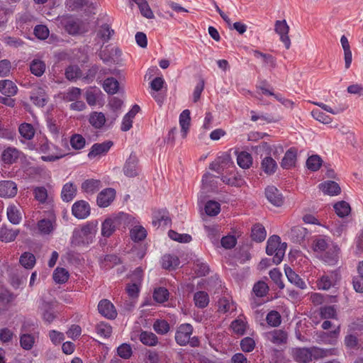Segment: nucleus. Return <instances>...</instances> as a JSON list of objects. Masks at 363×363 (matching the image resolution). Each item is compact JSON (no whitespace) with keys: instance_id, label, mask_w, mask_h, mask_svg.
Masks as SVG:
<instances>
[{"instance_id":"1","label":"nucleus","mask_w":363,"mask_h":363,"mask_svg":"<svg viewBox=\"0 0 363 363\" xmlns=\"http://www.w3.org/2000/svg\"><path fill=\"white\" fill-rule=\"evenodd\" d=\"M97 232V223H88L81 228H75L71 238L73 246H85L93 242Z\"/></svg>"},{"instance_id":"2","label":"nucleus","mask_w":363,"mask_h":363,"mask_svg":"<svg viewBox=\"0 0 363 363\" xmlns=\"http://www.w3.org/2000/svg\"><path fill=\"white\" fill-rule=\"evenodd\" d=\"M132 220V216L120 212L118 214L108 217L101 224V235L104 238L111 237L115 230L120 228H125Z\"/></svg>"},{"instance_id":"3","label":"nucleus","mask_w":363,"mask_h":363,"mask_svg":"<svg viewBox=\"0 0 363 363\" xmlns=\"http://www.w3.org/2000/svg\"><path fill=\"white\" fill-rule=\"evenodd\" d=\"M294 359L299 363H308L315 359L327 357L332 354L331 350L321 349L318 347H298L292 351Z\"/></svg>"},{"instance_id":"4","label":"nucleus","mask_w":363,"mask_h":363,"mask_svg":"<svg viewBox=\"0 0 363 363\" xmlns=\"http://www.w3.org/2000/svg\"><path fill=\"white\" fill-rule=\"evenodd\" d=\"M286 248V243H281L279 236L272 235L267 240L266 252L268 255H273V262L279 264L283 259Z\"/></svg>"},{"instance_id":"5","label":"nucleus","mask_w":363,"mask_h":363,"mask_svg":"<svg viewBox=\"0 0 363 363\" xmlns=\"http://www.w3.org/2000/svg\"><path fill=\"white\" fill-rule=\"evenodd\" d=\"M209 169L218 174H223L224 172L230 170V169H235V166L230 155L223 152L210 164Z\"/></svg>"},{"instance_id":"6","label":"nucleus","mask_w":363,"mask_h":363,"mask_svg":"<svg viewBox=\"0 0 363 363\" xmlns=\"http://www.w3.org/2000/svg\"><path fill=\"white\" fill-rule=\"evenodd\" d=\"M18 132L21 137L20 141L26 145V148L30 150L37 149L35 145L30 141L33 138L35 133L33 125L28 123H23L19 125Z\"/></svg>"},{"instance_id":"7","label":"nucleus","mask_w":363,"mask_h":363,"mask_svg":"<svg viewBox=\"0 0 363 363\" xmlns=\"http://www.w3.org/2000/svg\"><path fill=\"white\" fill-rule=\"evenodd\" d=\"M193 333V327L189 323L181 324L175 333V341L180 346L189 344L190 337Z\"/></svg>"},{"instance_id":"8","label":"nucleus","mask_w":363,"mask_h":363,"mask_svg":"<svg viewBox=\"0 0 363 363\" xmlns=\"http://www.w3.org/2000/svg\"><path fill=\"white\" fill-rule=\"evenodd\" d=\"M30 99L38 107L45 106L49 99L45 88L43 86H35L33 88L30 92Z\"/></svg>"},{"instance_id":"9","label":"nucleus","mask_w":363,"mask_h":363,"mask_svg":"<svg viewBox=\"0 0 363 363\" xmlns=\"http://www.w3.org/2000/svg\"><path fill=\"white\" fill-rule=\"evenodd\" d=\"M23 172L26 177L30 180H38L46 174V170L43 166L30 164H27L23 167Z\"/></svg>"},{"instance_id":"10","label":"nucleus","mask_w":363,"mask_h":363,"mask_svg":"<svg viewBox=\"0 0 363 363\" xmlns=\"http://www.w3.org/2000/svg\"><path fill=\"white\" fill-rule=\"evenodd\" d=\"M56 219L54 216L42 218L37 223V228L42 235H51L56 228Z\"/></svg>"},{"instance_id":"11","label":"nucleus","mask_w":363,"mask_h":363,"mask_svg":"<svg viewBox=\"0 0 363 363\" xmlns=\"http://www.w3.org/2000/svg\"><path fill=\"white\" fill-rule=\"evenodd\" d=\"M113 145V143L111 140H106L101 143H94L88 153V157L91 160L96 157L105 155Z\"/></svg>"},{"instance_id":"12","label":"nucleus","mask_w":363,"mask_h":363,"mask_svg":"<svg viewBox=\"0 0 363 363\" xmlns=\"http://www.w3.org/2000/svg\"><path fill=\"white\" fill-rule=\"evenodd\" d=\"M275 32L280 36L281 41L286 49H289L291 40L289 37V27L285 20L277 21L274 26Z\"/></svg>"},{"instance_id":"13","label":"nucleus","mask_w":363,"mask_h":363,"mask_svg":"<svg viewBox=\"0 0 363 363\" xmlns=\"http://www.w3.org/2000/svg\"><path fill=\"white\" fill-rule=\"evenodd\" d=\"M91 208L88 202L81 200L76 201L72 207V212L78 219H84L90 215Z\"/></svg>"},{"instance_id":"14","label":"nucleus","mask_w":363,"mask_h":363,"mask_svg":"<svg viewBox=\"0 0 363 363\" xmlns=\"http://www.w3.org/2000/svg\"><path fill=\"white\" fill-rule=\"evenodd\" d=\"M17 192V184L13 181H0V197L5 199L13 198Z\"/></svg>"},{"instance_id":"15","label":"nucleus","mask_w":363,"mask_h":363,"mask_svg":"<svg viewBox=\"0 0 363 363\" xmlns=\"http://www.w3.org/2000/svg\"><path fill=\"white\" fill-rule=\"evenodd\" d=\"M99 313L108 319H114L117 316V312L113 304L108 299H102L98 304Z\"/></svg>"},{"instance_id":"16","label":"nucleus","mask_w":363,"mask_h":363,"mask_svg":"<svg viewBox=\"0 0 363 363\" xmlns=\"http://www.w3.org/2000/svg\"><path fill=\"white\" fill-rule=\"evenodd\" d=\"M138 157L134 152H131L123 166V172L128 177H134L138 174Z\"/></svg>"},{"instance_id":"17","label":"nucleus","mask_w":363,"mask_h":363,"mask_svg":"<svg viewBox=\"0 0 363 363\" xmlns=\"http://www.w3.org/2000/svg\"><path fill=\"white\" fill-rule=\"evenodd\" d=\"M116 197V191L112 188H106L102 190L97 196L96 202L99 207L108 206Z\"/></svg>"},{"instance_id":"18","label":"nucleus","mask_w":363,"mask_h":363,"mask_svg":"<svg viewBox=\"0 0 363 363\" xmlns=\"http://www.w3.org/2000/svg\"><path fill=\"white\" fill-rule=\"evenodd\" d=\"M267 200L275 206H281L284 203V198L279 189L274 186H269L265 189Z\"/></svg>"},{"instance_id":"19","label":"nucleus","mask_w":363,"mask_h":363,"mask_svg":"<svg viewBox=\"0 0 363 363\" xmlns=\"http://www.w3.org/2000/svg\"><path fill=\"white\" fill-rule=\"evenodd\" d=\"M264 337L267 341L277 345L285 343L287 340V334L282 330H273L266 333Z\"/></svg>"},{"instance_id":"20","label":"nucleus","mask_w":363,"mask_h":363,"mask_svg":"<svg viewBox=\"0 0 363 363\" xmlns=\"http://www.w3.org/2000/svg\"><path fill=\"white\" fill-rule=\"evenodd\" d=\"M297 150L294 147L289 148L284 154L281 162V167L283 169H289L296 164Z\"/></svg>"},{"instance_id":"21","label":"nucleus","mask_w":363,"mask_h":363,"mask_svg":"<svg viewBox=\"0 0 363 363\" xmlns=\"http://www.w3.org/2000/svg\"><path fill=\"white\" fill-rule=\"evenodd\" d=\"M21 152L13 147L6 148L1 154V160L4 164H11L15 163L20 157Z\"/></svg>"},{"instance_id":"22","label":"nucleus","mask_w":363,"mask_h":363,"mask_svg":"<svg viewBox=\"0 0 363 363\" xmlns=\"http://www.w3.org/2000/svg\"><path fill=\"white\" fill-rule=\"evenodd\" d=\"M285 274L288 281L301 289H306V284L291 267H287L284 269Z\"/></svg>"},{"instance_id":"23","label":"nucleus","mask_w":363,"mask_h":363,"mask_svg":"<svg viewBox=\"0 0 363 363\" xmlns=\"http://www.w3.org/2000/svg\"><path fill=\"white\" fill-rule=\"evenodd\" d=\"M0 92L6 96H13L17 94L18 87L16 84L11 80H0Z\"/></svg>"},{"instance_id":"24","label":"nucleus","mask_w":363,"mask_h":363,"mask_svg":"<svg viewBox=\"0 0 363 363\" xmlns=\"http://www.w3.org/2000/svg\"><path fill=\"white\" fill-rule=\"evenodd\" d=\"M339 248L337 246H332L326 250L321 258L328 265H335L338 261Z\"/></svg>"},{"instance_id":"25","label":"nucleus","mask_w":363,"mask_h":363,"mask_svg":"<svg viewBox=\"0 0 363 363\" xmlns=\"http://www.w3.org/2000/svg\"><path fill=\"white\" fill-rule=\"evenodd\" d=\"M337 274L332 272L330 274L323 275L318 281L317 286L319 289L328 290L335 284Z\"/></svg>"},{"instance_id":"26","label":"nucleus","mask_w":363,"mask_h":363,"mask_svg":"<svg viewBox=\"0 0 363 363\" xmlns=\"http://www.w3.org/2000/svg\"><path fill=\"white\" fill-rule=\"evenodd\" d=\"M235 310V304L230 297L223 296L218 301V311L222 313H230Z\"/></svg>"},{"instance_id":"27","label":"nucleus","mask_w":363,"mask_h":363,"mask_svg":"<svg viewBox=\"0 0 363 363\" xmlns=\"http://www.w3.org/2000/svg\"><path fill=\"white\" fill-rule=\"evenodd\" d=\"M319 188L325 194L330 196L337 195L340 193V187L333 181H328L319 184Z\"/></svg>"},{"instance_id":"28","label":"nucleus","mask_w":363,"mask_h":363,"mask_svg":"<svg viewBox=\"0 0 363 363\" xmlns=\"http://www.w3.org/2000/svg\"><path fill=\"white\" fill-rule=\"evenodd\" d=\"M101 182L99 179H89L82 184V189L84 192L93 194L100 189Z\"/></svg>"},{"instance_id":"29","label":"nucleus","mask_w":363,"mask_h":363,"mask_svg":"<svg viewBox=\"0 0 363 363\" xmlns=\"http://www.w3.org/2000/svg\"><path fill=\"white\" fill-rule=\"evenodd\" d=\"M261 169L265 174L272 175L277 169V162L272 157L267 156L261 162Z\"/></svg>"},{"instance_id":"30","label":"nucleus","mask_w":363,"mask_h":363,"mask_svg":"<svg viewBox=\"0 0 363 363\" xmlns=\"http://www.w3.org/2000/svg\"><path fill=\"white\" fill-rule=\"evenodd\" d=\"M190 121V111L185 109L179 115V125L181 126V132L183 138H185L187 134L189 129Z\"/></svg>"},{"instance_id":"31","label":"nucleus","mask_w":363,"mask_h":363,"mask_svg":"<svg viewBox=\"0 0 363 363\" xmlns=\"http://www.w3.org/2000/svg\"><path fill=\"white\" fill-rule=\"evenodd\" d=\"M19 234V230L8 228L3 226L0 228V240L5 242L13 241Z\"/></svg>"},{"instance_id":"32","label":"nucleus","mask_w":363,"mask_h":363,"mask_svg":"<svg viewBox=\"0 0 363 363\" xmlns=\"http://www.w3.org/2000/svg\"><path fill=\"white\" fill-rule=\"evenodd\" d=\"M77 194V187L71 182L66 183L62 189L61 197L64 201H72Z\"/></svg>"},{"instance_id":"33","label":"nucleus","mask_w":363,"mask_h":363,"mask_svg":"<svg viewBox=\"0 0 363 363\" xmlns=\"http://www.w3.org/2000/svg\"><path fill=\"white\" fill-rule=\"evenodd\" d=\"M113 74V71L109 68L100 67L98 65H94L89 69V75L94 77L96 75V79L101 81L106 75Z\"/></svg>"},{"instance_id":"34","label":"nucleus","mask_w":363,"mask_h":363,"mask_svg":"<svg viewBox=\"0 0 363 363\" xmlns=\"http://www.w3.org/2000/svg\"><path fill=\"white\" fill-rule=\"evenodd\" d=\"M179 264V259L174 255H164L162 258V266L166 269H174Z\"/></svg>"},{"instance_id":"35","label":"nucleus","mask_w":363,"mask_h":363,"mask_svg":"<svg viewBox=\"0 0 363 363\" xmlns=\"http://www.w3.org/2000/svg\"><path fill=\"white\" fill-rule=\"evenodd\" d=\"M34 20L33 16L29 12L19 13L16 16V23L18 27L24 28L32 25Z\"/></svg>"},{"instance_id":"36","label":"nucleus","mask_w":363,"mask_h":363,"mask_svg":"<svg viewBox=\"0 0 363 363\" xmlns=\"http://www.w3.org/2000/svg\"><path fill=\"white\" fill-rule=\"evenodd\" d=\"M139 339L143 345L149 347L155 346L158 343L157 335L149 331H142L140 334Z\"/></svg>"},{"instance_id":"37","label":"nucleus","mask_w":363,"mask_h":363,"mask_svg":"<svg viewBox=\"0 0 363 363\" xmlns=\"http://www.w3.org/2000/svg\"><path fill=\"white\" fill-rule=\"evenodd\" d=\"M267 236V232L264 227L261 224L253 225L251 231L252 239L257 242L264 240Z\"/></svg>"},{"instance_id":"38","label":"nucleus","mask_w":363,"mask_h":363,"mask_svg":"<svg viewBox=\"0 0 363 363\" xmlns=\"http://www.w3.org/2000/svg\"><path fill=\"white\" fill-rule=\"evenodd\" d=\"M89 121L95 128H101L106 122L105 115L101 112L94 111L90 114Z\"/></svg>"},{"instance_id":"39","label":"nucleus","mask_w":363,"mask_h":363,"mask_svg":"<svg viewBox=\"0 0 363 363\" xmlns=\"http://www.w3.org/2000/svg\"><path fill=\"white\" fill-rule=\"evenodd\" d=\"M9 220L14 225L18 224L21 220V214L15 205H9L6 209Z\"/></svg>"},{"instance_id":"40","label":"nucleus","mask_w":363,"mask_h":363,"mask_svg":"<svg viewBox=\"0 0 363 363\" xmlns=\"http://www.w3.org/2000/svg\"><path fill=\"white\" fill-rule=\"evenodd\" d=\"M132 2L136 4L140 11L141 14L147 18H152L154 14L146 0H130Z\"/></svg>"},{"instance_id":"41","label":"nucleus","mask_w":363,"mask_h":363,"mask_svg":"<svg viewBox=\"0 0 363 363\" xmlns=\"http://www.w3.org/2000/svg\"><path fill=\"white\" fill-rule=\"evenodd\" d=\"M194 301L196 306L200 308H203L208 305L209 297L206 292L200 291L194 294Z\"/></svg>"},{"instance_id":"42","label":"nucleus","mask_w":363,"mask_h":363,"mask_svg":"<svg viewBox=\"0 0 363 363\" xmlns=\"http://www.w3.org/2000/svg\"><path fill=\"white\" fill-rule=\"evenodd\" d=\"M103 88L109 94H116L119 89V83L113 77H108L104 81Z\"/></svg>"},{"instance_id":"43","label":"nucleus","mask_w":363,"mask_h":363,"mask_svg":"<svg viewBox=\"0 0 363 363\" xmlns=\"http://www.w3.org/2000/svg\"><path fill=\"white\" fill-rule=\"evenodd\" d=\"M45 67V62L38 59L33 60L30 65L31 73L37 77H40L44 74Z\"/></svg>"},{"instance_id":"44","label":"nucleus","mask_w":363,"mask_h":363,"mask_svg":"<svg viewBox=\"0 0 363 363\" xmlns=\"http://www.w3.org/2000/svg\"><path fill=\"white\" fill-rule=\"evenodd\" d=\"M237 163L242 169H248L252 164V157L247 152H241L237 156Z\"/></svg>"},{"instance_id":"45","label":"nucleus","mask_w":363,"mask_h":363,"mask_svg":"<svg viewBox=\"0 0 363 363\" xmlns=\"http://www.w3.org/2000/svg\"><path fill=\"white\" fill-rule=\"evenodd\" d=\"M35 342V337L32 334L24 333L20 335V345L25 350H30Z\"/></svg>"},{"instance_id":"46","label":"nucleus","mask_w":363,"mask_h":363,"mask_svg":"<svg viewBox=\"0 0 363 363\" xmlns=\"http://www.w3.org/2000/svg\"><path fill=\"white\" fill-rule=\"evenodd\" d=\"M123 104V100L118 97L113 96L110 99L108 106L113 111V113L110 116L113 121H115L118 116V111L121 108Z\"/></svg>"},{"instance_id":"47","label":"nucleus","mask_w":363,"mask_h":363,"mask_svg":"<svg viewBox=\"0 0 363 363\" xmlns=\"http://www.w3.org/2000/svg\"><path fill=\"white\" fill-rule=\"evenodd\" d=\"M153 330L159 335H165L170 330L169 323L163 319H157L152 325Z\"/></svg>"},{"instance_id":"48","label":"nucleus","mask_w":363,"mask_h":363,"mask_svg":"<svg viewBox=\"0 0 363 363\" xmlns=\"http://www.w3.org/2000/svg\"><path fill=\"white\" fill-rule=\"evenodd\" d=\"M69 274L65 268L57 267L53 272V279L57 284H64L67 281Z\"/></svg>"},{"instance_id":"49","label":"nucleus","mask_w":363,"mask_h":363,"mask_svg":"<svg viewBox=\"0 0 363 363\" xmlns=\"http://www.w3.org/2000/svg\"><path fill=\"white\" fill-rule=\"evenodd\" d=\"M61 23L65 25V30L69 34L75 35L79 33V25L70 17L63 18L61 21Z\"/></svg>"},{"instance_id":"50","label":"nucleus","mask_w":363,"mask_h":363,"mask_svg":"<svg viewBox=\"0 0 363 363\" xmlns=\"http://www.w3.org/2000/svg\"><path fill=\"white\" fill-rule=\"evenodd\" d=\"M253 55L255 57L261 59L262 62L266 65L272 67H274L276 66V59L272 55L263 53L259 50H254Z\"/></svg>"},{"instance_id":"51","label":"nucleus","mask_w":363,"mask_h":363,"mask_svg":"<svg viewBox=\"0 0 363 363\" xmlns=\"http://www.w3.org/2000/svg\"><path fill=\"white\" fill-rule=\"evenodd\" d=\"M335 213L339 217L344 218L350 213L351 208L348 203L342 201L334 205Z\"/></svg>"},{"instance_id":"52","label":"nucleus","mask_w":363,"mask_h":363,"mask_svg":"<svg viewBox=\"0 0 363 363\" xmlns=\"http://www.w3.org/2000/svg\"><path fill=\"white\" fill-rule=\"evenodd\" d=\"M21 264L26 269H32L35 264V257L30 252H24L20 257Z\"/></svg>"},{"instance_id":"53","label":"nucleus","mask_w":363,"mask_h":363,"mask_svg":"<svg viewBox=\"0 0 363 363\" xmlns=\"http://www.w3.org/2000/svg\"><path fill=\"white\" fill-rule=\"evenodd\" d=\"M96 332L100 337L108 338L112 333V328L107 323L100 322L96 326Z\"/></svg>"},{"instance_id":"54","label":"nucleus","mask_w":363,"mask_h":363,"mask_svg":"<svg viewBox=\"0 0 363 363\" xmlns=\"http://www.w3.org/2000/svg\"><path fill=\"white\" fill-rule=\"evenodd\" d=\"M113 33L114 30L111 29L108 24H104L100 27L97 33V36L101 38L104 43H107L110 40Z\"/></svg>"},{"instance_id":"55","label":"nucleus","mask_w":363,"mask_h":363,"mask_svg":"<svg viewBox=\"0 0 363 363\" xmlns=\"http://www.w3.org/2000/svg\"><path fill=\"white\" fill-rule=\"evenodd\" d=\"M322 163V159L317 155L309 157L306 160L307 168L313 172L318 171L321 167Z\"/></svg>"},{"instance_id":"56","label":"nucleus","mask_w":363,"mask_h":363,"mask_svg":"<svg viewBox=\"0 0 363 363\" xmlns=\"http://www.w3.org/2000/svg\"><path fill=\"white\" fill-rule=\"evenodd\" d=\"M70 145L75 150H80L85 147L86 140L79 134H74L70 138Z\"/></svg>"},{"instance_id":"57","label":"nucleus","mask_w":363,"mask_h":363,"mask_svg":"<svg viewBox=\"0 0 363 363\" xmlns=\"http://www.w3.org/2000/svg\"><path fill=\"white\" fill-rule=\"evenodd\" d=\"M131 239L135 242L144 240L147 236L146 230L142 226H135L130 232Z\"/></svg>"},{"instance_id":"58","label":"nucleus","mask_w":363,"mask_h":363,"mask_svg":"<svg viewBox=\"0 0 363 363\" xmlns=\"http://www.w3.org/2000/svg\"><path fill=\"white\" fill-rule=\"evenodd\" d=\"M230 327L234 333L242 335L245 333L247 323L243 320V318L238 317V318L231 323Z\"/></svg>"},{"instance_id":"59","label":"nucleus","mask_w":363,"mask_h":363,"mask_svg":"<svg viewBox=\"0 0 363 363\" xmlns=\"http://www.w3.org/2000/svg\"><path fill=\"white\" fill-rule=\"evenodd\" d=\"M306 233V229L301 226L294 227L291 230V237L296 242H301L304 239Z\"/></svg>"},{"instance_id":"60","label":"nucleus","mask_w":363,"mask_h":363,"mask_svg":"<svg viewBox=\"0 0 363 363\" xmlns=\"http://www.w3.org/2000/svg\"><path fill=\"white\" fill-rule=\"evenodd\" d=\"M205 211L208 216H217L220 211V205L214 201H208L205 206Z\"/></svg>"},{"instance_id":"61","label":"nucleus","mask_w":363,"mask_h":363,"mask_svg":"<svg viewBox=\"0 0 363 363\" xmlns=\"http://www.w3.org/2000/svg\"><path fill=\"white\" fill-rule=\"evenodd\" d=\"M169 298V291L164 287H159L155 289L153 294V298L157 303H164L167 301Z\"/></svg>"},{"instance_id":"62","label":"nucleus","mask_w":363,"mask_h":363,"mask_svg":"<svg viewBox=\"0 0 363 363\" xmlns=\"http://www.w3.org/2000/svg\"><path fill=\"white\" fill-rule=\"evenodd\" d=\"M52 149H55L56 151H59V148L52 143L49 142L47 138H43L39 141V152L46 154L49 153Z\"/></svg>"},{"instance_id":"63","label":"nucleus","mask_w":363,"mask_h":363,"mask_svg":"<svg viewBox=\"0 0 363 363\" xmlns=\"http://www.w3.org/2000/svg\"><path fill=\"white\" fill-rule=\"evenodd\" d=\"M194 270L199 277L206 276L208 272L209 268L206 263L203 262L200 259H197L194 264Z\"/></svg>"},{"instance_id":"64","label":"nucleus","mask_w":363,"mask_h":363,"mask_svg":"<svg viewBox=\"0 0 363 363\" xmlns=\"http://www.w3.org/2000/svg\"><path fill=\"white\" fill-rule=\"evenodd\" d=\"M311 115L314 119L324 124H328L332 121V118L328 115L318 108L313 109Z\"/></svg>"}]
</instances>
